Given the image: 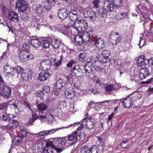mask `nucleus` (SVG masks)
Listing matches in <instances>:
<instances>
[{"mask_svg":"<svg viewBox=\"0 0 153 153\" xmlns=\"http://www.w3.org/2000/svg\"><path fill=\"white\" fill-rule=\"evenodd\" d=\"M141 70H142V72L144 73L146 76H149L150 75V74L149 72V70L147 68L145 67H143L141 68Z\"/></svg>","mask_w":153,"mask_h":153,"instance_id":"nucleus-54","label":"nucleus"},{"mask_svg":"<svg viewBox=\"0 0 153 153\" xmlns=\"http://www.w3.org/2000/svg\"><path fill=\"white\" fill-rule=\"evenodd\" d=\"M146 76L144 73L142 72H140L139 77L141 80L145 78Z\"/></svg>","mask_w":153,"mask_h":153,"instance_id":"nucleus-63","label":"nucleus"},{"mask_svg":"<svg viewBox=\"0 0 153 153\" xmlns=\"http://www.w3.org/2000/svg\"><path fill=\"white\" fill-rule=\"evenodd\" d=\"M43 6L44 9L45 10H45L47 12L50 11L52 8V6L51 4H48V5H44Z\"/></svg>","mask_w":153,"mask_h":153,"instance_id":"nucleus-53","label":"nucleus"},{"mask_svg":"<svg viewBox=\"0 0 153 153\" xmlns=\"http://www.w3.org/2000/svg\"><path fill=\"white\" fill-rule=\"evenodd\" d=\"M40 117L42 119H45L46 120L50 122L53 121L54 118V115L50 113L47 114H44L43 113V114H40Z\"/></svg>","mask_w":153,"mask_h":153,"instance_id":"nucleus-13","label":"nucleus"},{"mask_svg":"<svg viewBox=\"0 0 153 153\" xmlns=\"http://www.w3.org/2000/svg\"><path fill=\"white\" fill-rule=\"evenodd\" d=\"M81 25H80L79 22L76 21L75 22L73 25V27L76 29L77 31H79V29H81Z\"/></svg>","mask_w":153,"mask_h":153,"instance_id":"nucleus-42","label":"nucleus"},{"mask_svg":"<svg viewBox=\"0 0 153 153\" xmlns=\"http://www.w3.org/2000/svg\"><path fill=\"white\" fill-rule=\"evenodd\" d=\"M94 45H95L97 48L100 49L104 47V42L102 39L100 38L97 39H94Z\"/></svg>","mask_w":153,"mask_h":153,"instance_id":"nucleus-18","label":"nucleus"},{"mask_svg":"<svg viewBox=\"0 0 153 153\" xmlns=\"http://www.w3.org/2000/svg\"><path fill=\"white\" fill-rule=\"evenodd\" d=\"M130 145V143L127 141H124L121 143L120 146L123 148H128Z\"/></svg>","mask_w":153,"mask_h":153,"instance_id":"nucleus-43","label":"nucleus"},{"mask_svg":"<svg viewBox=\"0 0 153 153\" xmlns=\"http://www.w3.org/2000/svg\"><path fill=\"white\" fill-rule=\"evenodd\" d=\"M50 42H51V38L43 40L41 42L42 43L43 47L45 48H48L50 45Z\"/></svg>","mask_w":153,"mask_h":153,"instance_id":"nucleus-33","label":"nucleus"},{"mask_svg":"<svg viewBox=\"0 0 153 153\" xmlns=\"http://www.w3.org/2000/svg\"><path fill=\"white\" fill-rule=\"evenodd\" d=\"M114 9V4L110 1H107L104 3L103 7L99 10L97 15L101 17L105 18L107 16L108 13L113 11Z\"/></svg>","mask_w":153,"mask_h":153,"instance_id":"nucleus-1","label":"nucleus"},{"mask_svg":"<svg viewBox=\"0 0 153 153\" xmlns=\"http://www.w3.org/2000/svg\"><path fill=\"white\" fill-rule=\"evenodd\" d=\"M21 12L20 16V19L24 21H27L29 19L28 14L27 13Z\"/></svg>","mask_w":153,"mask_h":153,"instance_id":"nucleus-32","label":"nucleus"},{"mask_svg":"<svg viewBox=\"0 0 153 153\" xmlns=\"http://www.w3.org/2000/svg\"><path fill=\"white\" fill-rule=\"evenodd\" d=\"M100 2V0H94L93 2V4L95 8H98Z\"/></svg>","mask_w":153,"mask_h":153,"instance_id":"nucleus-56","label":"nucleus"},{"mask_svg":"<svg viewBox=\"0 0 153 153\" xmlns=\"http://www.w3.org/2000/svg\"><path fill=\"white\" fill-rule=\"evenodd\" d=\"M50 88L49 86H46L42 90L43 91H45L47 93H49L50 92Z\"/></svg>","mask_w":153,"mask_h":153,"instance_id":"nucleus-64","label":"nucleus"},{"mask_svg":"<svg viewBox=\"0 0 153 153\" xmlns=\"http://www.w3.org/2000/svg\"><path fill=\"white\" fill-rule=\"evenodd\" d=\"M126 15L125 13H118L116 16L117 18L119 19H122L125 17Z\"/></svg>","mask_w":153,"mask_h":153,"instance_id":"nucleus-51","label":"nucleus"},{"mask_svg":"<svg viewBox=\"0 0 153 153\" xmlns=\"http://www.w3.org/2000/svg\"><path fill=\"white\" fill-rule=\"evenodd\" d=\"M29 43L33 47L36 48H39L42 43L38 39H32Z\"/></svg>","mask_w":153,"mask_h":153,"instance_id":"nucleus-14","label":"nucleus"},{"mask_svg":"<svg viewBox=\"0 0 153 153\" xmlns=\"http://www.w3.org/2000/svg\"><path fill=\"white\" fill-rule=\"evenodd\" d=\"M68 14L70 20L74 21H78L79 18L78 11L74 9H71Z\"/></svg>","mask_w":153,"mask_h":153,"instance_id":"nucleus-6","label":"nucleus"},{"mask_svg":"<svg viewBox=\"0 0 153 153\" xmlns=\"http://www.w3.org/2000/svg\"><path fill=\"white\" fill-rule=\"evenodd\" d=\"M105 91L108 92L112 91L117 90L116 85H109L105 87Z\"/></svg>","mask_w":153,"mask_h":153,"instance_id":"nucleus-29","label":"nucleus"},{"mask_svg":"<svg viewBox=\"0 0 153 153\" xmlns=\"http://www.w3.org/2000/svg\"><path fill=\"white\" fill-rule=\"evenodd\" d=\"M42 153H53V150L51 148H48L47 149L44 148L42 150Z\"/></svg>","mask_w":153,"mask_h":153,"instance_id":"nucleus-57","label":"nucleus"},{"mask_svg":"<svg viewBox=\"0 0 153 153\" xmlns=\"http://www.w3.org/2000/svg\"><path fill=\"white\" fill-rule=\"evenodd\" d=\"M78 21L79 22L80 25H81V28L82 27L85 28H87L88 23L85 20L82 19L78 20Z\"/></svg>","mask_w":153,"mask_h":153,"instance_id":"nucleus-36","label":"nucleus"},{"mask_svg":"<svg viewBox=\"0 0 153 153\" xmlns=\"http://www.w3.org/2000/svg\"><path fill=\"white\" fill-rule=\"evenodd\" d=\"M63 58V56L62 55L60 56V59L56 63L54 64L55 66H58L60 65L62 63V59Z\"/></svg>","mask_w":153,"mask_h":153,"instance_id":"nucleus-59","label":"nucleus"},{"mask_svg":"<svg viewBox=\"0 0 153 153\" xmlns=\"http://www.w3.org/2000/svg\"><path fill=\"white\" fill-rule=\"evenodd\" d=\"M0 95L3 98L8 99L11 94V89L6 85L0 84Z\"/></svg>","mask_w":153,"mask_h":153,"instance_id":"nucleus-2","label":"nucleus"},{"mask_svg":"<svg viewBox=\"0 0 153 153\" xmlns=\"http://www.w3.org/2000/svg\"><path fill=\"white\" fill-rule=\"evenodd\" d=\"M67 10L65 8L60 9L58 12V16L59 18L62 19H65L68 15V13H67Z\"/></svg>","mask_w":153,"mask_h":153,"instance_id":"nucleus-12","label":"nucleus"},{"mask_svg":"<svg viewBox=\"0 0 153 153\" xmlns=\"http://www.w3.org/2000/svg\"><path fill=\"white\" fill-rule=\"evenodd\" d=\"M35 94L37 97L42 98L44 95V92L42 91L38 90L35 92Z\"/></svg>","mask_w":153,"mask_h":153,"instance_id":"nucleus-49","label":"nucleus"},{"mask_svg":"<svg viewBox=\"0 0 153 153\" xmlns=\"http://www.w3.org/2000/svg\"><path fill=\"white\" fill-rule=\"evenodd\" d=\"M53 142L56 146H58V147H62L65 144L67 141L59 139L58 138H55L53 140Z\"/></svg>","mask_w":153,"mask_h":153,"instance_id":"nucleus-19","label":"nucleus"},{"mask_svg":"<svg viewBox=\"0 0 153 153\" xmlns=\"http://www.w3.org/2000/svg\"><path fill=\"white\" fill-rule=\"evenodd\" d=\"M132 100L131 97H128L124 99L122 103L123 106L126 108H129L132 105Z\"/></svg>","mask_w":153,"mask_h":153,"instance_id":"nucleus-15","label":"nucleus"},{"mask_svg":"<svg viewBox=\"0 0 153 153\" xmlns=\"http://www.w3.org/2000/svg\"><path fill=\"white\" fill-rule=\"evenodd\" d=\"M22 77L23 78H24L25 80L30 81L31 79L32 76L29 74H27V73H25L24 74H22Z\"/></svg>","mask_w":153,"mask_h":153,"instance_id":"nucleus-52","label":"nucleus"},{"mask_svg":"<svg viewBox=\"0 0 153 153\" xmlns=\"http://www.w3.org/2000/svg\"><path fill=\"white\" fill-rule=\"evenodd\" d=\"M8 17L10 20L15 23H17L19 21V17L17 13L14 11H10Z\"/></svg>","mask_w":153,"mask_h":153,"instance_id":"nucleus-9","label":"nucleus"},{"mask_svg":"<svg viewBox=\"0 0 153 153\" xmlns=\"http://www.w3.org/2000/svg\"><path fill=\"white\" fill-rule=\"evenodd\" d=\"M72 90L69 91V89H67L65 93V96L67 99H72L74 96L76 92L74 89L71 88Z\"/></svg>","mask_w":153,"mask_h":153,"instance_id":"nucleus-17","label":"nucleus"},{"mask_svg":"<svg viewBox=\"0 0 153 153\" xmlns=\"http://www.w3.org/2000/svg\"><path fill=\"white\" fill-rule=\"evenodd\" d=\"M76 62L75 61V60H70L69 62L67 64V67L71 68L72 67L73 65L74 64H76Z\"/></svg>","mask_w":153,"mask_h":153,"instance_id":"nucleus-61","label":"nucleus"},{"mask_svg":"<svg viewBox=\"0 0 153 153\" xmlns=\"http://www.w3.org/2000/svg\"><path fill=\"white\" fill-rule=\"evenodd\" d=\"M51 44L52 46L55 48H59L62 45V42L57 39H52L51 38Z\"/></svg>","mask_w":153,"mask_h":153,"instance_id":"nucleus-21","label":"nucleus"},{"mask_svg":"<svg viewBox=\"0 0 153 153\" xmlns=\"http://www.w3.org/2000/svg\"><path fill=\"white\" fill-rule=\"evenodd\" d=\"M26 58L27 60H28L30 59H33L34 58V55L32 53H28L26 54Z\"/></svg>","mask_w":153,"mask_h":153,"instance_id":"nucleus-58","label":"nucleus"},{"mask_svg":"<svg viewBox=\"0 0 153 153\" xmlns=\"http://www.w3.org/2000/svg\"><path fill=\"white\" fill-rule=\"evenodd\" d=\"M93 67V65H91V63H86L85 66V69L86 72L91 73L93 71L92 69Z\"/></svg>","mask_w":153,"mask_h":153,"instance_id":"nucleus-26","label":"nucleus"},{"mask_svg":"<svg viewBox=\"0 0 153 153\" xmlns=\"http://www.w3.org/2000/svg\"><path fill=\"white\" fill-rule=\"evenodd\" d=\"M83 35H77L74 38V42L76 45H80L85 41V39L83 38Z\"/></svg>","mask_w":153,"mask_h":153,"instance_id":"nucleus-20","label":"nucleus"},{"mask_svg":"<svg viewBox=\"0 0 153 153\" xmlns=\"http://www.w3.org/2000/svg\"><path fill=\"white\" fill-rule=\"evenodd\" d=\"M99 152L98 146L96 145H93L90 148V152L91 153H98Z\"/></svg>","mask_w":153,"mask_h":153,"instance_id":"nucleus-35","label":"nucleus"},{"mask_svg":"<svg viewBox=\"0 0 153 153\" xmlns=\"http://www.w3.org/2000/svg\"><path fill=\"white\" fill-rule=\"evenodd\" d=\"M15 7L20 12H25L28 8L27 2L24 0H17Z\"/></svg>","mask_w":153,"mask_h":153,"instance_id":"nucleus-3","label":"nucleus"},{"mask_svg":"<svg viewBox=\"0 0 153 153\" xmlns=\"http://www.w3.org/2000/svg\"><path fill=\"white\" fill-rule=\"evenodd\" d=\"M58 147V146H56V145H55V147L54 148V149L56 151L57 153H60L63 151L65 149L63 148Z\"/></svg>","mask_w":153,"mask_h":153,"instance_id":"nucleus-60","label":"nucleus"},{"mask_svg":"<svg viewBox=\"0 0 153 153\" xmlns=\"http://www.w3.org/2000/svg\"><path fill=\"white\" fill-rule=\"evenodd\" d=\"M146 64L145 62L144 59H138L137 61V66L138 67H142V68L146 67Z\"/></svg>","mask_w":153,"mask_h":153,"instance_id":"nucleus-37","label":"nucleus"},{"mask_svg":"<svg viewBox=\"0 0 153 153\" xmlns=\"http://www.w3.org/2000/svg\"><path fill=\"white\" fill-rule=\"evenodd\" d=\"M119 33L118 32H114L110 35V41L113 45H116L118 42H120L121 37L118 36Z\"/></svg>","mask_w":153,"mask_h":153,"instance_id":"nucleus-7","label":"nucleus"},{"mask_svg":"<svg viewBox=\"0 0 153 153\" xmlns=\"http://www.w3.org/2000/svg\"><path fill=\"white\" fill-rule=\"evenodd\" d=\"M52 65V61L50 59H46L41 61L40 64V68L42 70L48 71L50 69Z\"/></svg>","mask_w":153,"mask_h":153,"instance_id":"nucleus-4","label":"nucleus"},{"mask_svg":"<svg viewBox=\"0 0 153 153\" xmlns=\"http://www.w3.org/2000/svg\"><path fill=\"white\" fill-rule=\"evenodd\" d=\"M10 114H7V112L2 113L1 115V119L4 121L9 122L11 118L9 116Z\"/></svg>","mask_w":153,"mask_h":153,"instance_id":"nucleus-34","label":"nucleus"},{"mask_svg":"<svg viewBox=\"0 0 153 153\" xmlns=\"http://www.w3.org/2000/svg\"><path fill=\"white\" fill-rule=\"evenodd\" d=\"M98 60L97 57L95 56L94 55L90 56L87 59V62L86 63L90 62L91 63V65H93Z\"/></svg>","mask_w":153,"mask_h":153,"instance_id":"nucleus-28","label":"nucleus"},{"mask_svg":"<svg viewBox=\"0 0 153 153\" xmlns=\"http://www.w3.org/2000/svg\"><path fill=\"white\" fill-rule=\"evenodd\" d=\"M23 53V54L22 55V51H20L19 53V58L22 61H25L26 60V55Z\"/></svg>","mask_w":153,"mask_h":153,"instance_id":"nucleus-45","label":"nucleus"},{"mask_svg":"<svg viewBox=\"0 0 153 153\" xmlns=\"http://www.w3.org/2000/svg\"><path fill=\"white\" fill-rule=\"evenodd\" d=\"M86 54L85 53H81L78 56L79 60L83 62L86 60Z\"/></svg>","mask_w":153,"mask_h":153,"instance_id":"nucleus-44","label":"nucleus"},{"mask_svg":"<svg viewBox=\"0 0 153 153\" xmlns=\"http://www.w3.org/2000/svg\"><path fill=\"white\" fill-rule=\"evenodd\" d=\"M73 72L74 75L78 77L82 78L83 75V73L81 69L77 65L73 68Z\"/></svg>","mask_w":153,"mask_h":153,"instance_id":"nucleus-10","label":"nucleus"},{"mask_svg":"<svg viewBox=\"0 0 153 153\" xmlns=\"http://www.w3.org/2000/svg\"><path fill=\"white\" fill-rule=\"evenodd\" d=\"M114 1L115 3H113L114 4V5H115L117 7H120L122 6V0H114Z\"/></svg>","mask_w":153,"mask_h":153,"instance_id":"nucleus-47","label":"nucleus"},{"mask_svg":"<svg viewBox=\"0 0 153 153\" xmlns=\"http://www.w3.org/2000/svg\"><path fill=\"white\" fill-rule=\"evenodd\" d=\"M36 12L38 14H42L45 12V10L44 9L43 6L42 5L37 6L36 9Z\"/></svg>","mask_w":153,"mask_h":153,"instance_id":"nucleus-39","label":"nucleus"},{"mask_svg":"<svg viewBox=\"0 0 153 153\" xmlns=\"http://www.w3.org/2000/svg\"><path fill=\"white\" fill-rule=\"evenodd\" d=\"M57 129H52L49 130H44L43 131L44 135H47L54 133Z\"/></svg>","mask_w":153,"mask_h":153,"instance_id":"nucleus-48","label":"nucleus"},{"mask_svg":"<svg viewBox=\"0 0 153 153\" xmlns=\"http://www.w3.org/2000/svg\"><path fill=\"white\" fill-rule=\"evenodd\" d=\"M79 136V135L78 134L77 132L76 131H74L71 134L68 136V140L70 141L75 140H77L78 137Z\"/></svg>","mask_w":153,"mask_h":153,"instance_id":"nucleus-25","label":"nucleus"},{"mask_svg":"<svg viewBox=\"0 0 153 153\" xmlns=\"http://www.w3.org/2000/svg\"><path fill=\"white\" fill-rule=\"evenodd\" d=\"M7 105V104L6 102L0 104V112L3 111L4 113L6 112Z\"/></svg>","mask_w":153,"mask_h":153,"instance_id":"nucleus-38","label":"nucleus"},{"mask_svg":"<svg viewBox=\"0 0 153 153\" xmlns=\"http://www.w3.org/2000/svg\"><path fill=\"white\" fill-rule=\"evenodd\" d=\"M55 85L56 89H60L65 86V81L63 79H59L56 81Z\"/></svg>","mask_w":153,"mask_h":153,"instance_id":"nucleus-22","label":"nucleus"},{"mask_svg":"<svg viewBox=\"0 0 153 153\" xmlns=\"http://www.w3.org/2000/svg\"><path fill=\"white\" fill-rule=\"evenodd\" d=\"M32 116L30 118L28 121V123L31 126L33 125V123L37 119L39 116L36 113L32 114Z\"/></svg>","mask_w":153,"mask_h":153,"instance_id":"nucleus-31","label":"nucleus"},{"mask_svg":"<svg viewBox=\"0 0 153 153\" xmlns=\"http://www.w3.org/2000/svg\"><path fill=\"white\" fill-rule=\"evenodd\" d=\"M30 43L29 42L28 43H25L23 44L22 45V51L23 53L27 54L29 51L30 49Z\"/></svg>","mask_w":153,"mask_h":153,"instance_id":"nucleus-24","label":"nucleus"},{"mask_svg":"<svg viewBox=\"0 0 153 153\" xmlns=\"http://www.w3.org/2000/svg\"><path fill=\"white\" fill-rule=\"evenodd\" d=\"M81 153H89L90 148L88 146H84L80 149Z\"/></svg>","mask_w":153,"mask_h":153,"instance_id":"nucleus-40","label":"nucleus"},{"mask_svg":"<svg viewBox=\"0 0 153 153\" xmlns=\"http://www.w3.org/2000/svg\"><path fill=\"white\" fill-rule=\"evenodd\" d=\"M19 133L20 136L22 137L23 138H24L26 137L27 132L24 129H21L20 130Z\"/></svg>","mask_w":153,"mask_h":153,"instance_id":"nucleus-50","label":"nucleus"},{"mask_svg":"<svg viewBox=\"0 0 153 153\" xmlns=\"http://www.w3.org/2000/svg\"><path fill=\"white\" fill-rule=\"evenodd\" d=\"M12 68L13 70V71L16 70L18 74H21L22 76V74L25 72H24V69L22 67L19 66H16L15 67Z\"/></svg>","mask_w":153,"mask_h":153,"instance_id":"nucleus-30","label":"nucleus"},{"mask_svg":"<svg viewBox=\"0 0 153 153\" xmlns=\"http://www.w3.org/2000/svg\"><path fill=\"white\" fill-rule=\"evenodd\" d=\"M55 144L53 143V141H49L48 142H47L46 143V147H48L50 146L51 147V148L53 149L54 147H55Z\"/></svg>","mask_w":153,"mask_h":153,"instance_id":"nucleus-55","label":"nucleus"},{"mask_svg":"<svg viewBox=\"0 0 153 153\" xmlns=\"http://www.w3.org/2000/svg\"><path fill=\"white\" fill-rule=\"evenodd\" d=\"M102 55V59L99 60L100 62L102 63H106L110 61L109 54H106L105 55L104 53L103 55Z\"/></svg>","mask_w":153,"mask_h":153,"instance_id":"nucleus-27","label":"nucleus"},{"mask_svg":"<svg viewBox=\"0 0 153 153\" xmlns=\"http://www.w3.org/2000/svg\"><path fill=\"white\" fill-rule=\"evenodd\" d=\"M94 38L91 37V38H89L87 40H85L84 42H85L87 45H89L90 44L94 45Z\"/></svg>","mask_w":153,"mask_h":153,"instance_id":"nucleus-46","label":"nucleus"},{"mask_svg":"<svg viewBox=\"0 0 153 153\" xmlns=\"http://www.w3.org/2000/svg\"><path fill=\"white\" fill-rule=\"evenodd\" d=\"M93 68H94L95 71L99 72H100L102 70V68H100L99 66L94 65V64L93 65Z\"/></svg>","mask_w":153,"mask_h":153,"instance_id":"nucleus-62","label":"nucleus"},{"mask_svg":"<svg viewBox=\"0 0 153 153\" xmlns=\"http://www.w3.org/2000/svg\"><path fill=\"white\" fill-rule=\"evenodd\" d=\"M84 15L86 18H88L93 21L96 20L98 17L97 14L91 9H89L85 10L84 12Z\"/></svg>","mask_w":153,"mask_h":153,"instance_id":"nucleus-5","label":"nucleus"},{"mask_svg":"<svg viewBox=\"0 0 153 153\" xmlns=\"http://www.w3.org/2000/svg\"><path fill=\"white\" fill-rule=\"evenodd\" d=\"M37 106L40 115L41 114H42L44 113L43 111L46 110L48 108L47 105L42 102L38 104Z\"/></svg>","mask_w":153,"mask_h":153,"instance_id":"nucleus-16","label":"nucleus"},{"mask_svg":"<svg viewBox=\"0 0 153 153\" xmlns=\"http://www.w3.org/2000/svg\"><path fill=\"white\" fill-rule=\"evenodd\" d=\"M51 76V74L47 71L42 70L38 77V79L41 81H45L48 79Z\"/></svg>","mask_w":153,"mask_h":153,"instance_id":"nucleus-8","label":"nucleus"},{"mask_svg":"<svg viewBox=\"0 0 153 153\" xmlns=\"http://www.w3.org/2000/svg\"><path fill=\"white\" fill-rule=\"evenodd\" d=\"M11 67L9 65L8 63H7L4 66V72L6 74L13 76L14 75V73L13 71H11Z\"/></svg>","mask_w":153,"mask_h":153,"instance_id":"nucleus-23","label":"nucleus"},{"mask_svg":"<svg viewBox=\"0 0 153 153\" xmlns=\"http://www.w3.org/2000/svg\"><path fill=\"white\" fill-rule=\"evenodd\" d=\"M96 124L95 121L93 119L90 117L88 119L86 123V125L88 129L90 130L94 129Z\"/></svg>","mask_w":153,"mask_h":153,"instance_id":"nucleus-11","label":"nucleus"},{"mask_svg":"<svg viewBox=\"0 0 153 153\" xmlns=\"http://www.w3.org/2000/svg\"><path fill=\"white\" fill-rule=\"evenodd\" d=\"M23 140V138L21 136H16L14 138L13 142L16 145H18L22 142Z\"/></svg>","mask_w":153,"mask_h":153,"instance_id":"nucleus-41","label":"nucleus"}]
</instances>
